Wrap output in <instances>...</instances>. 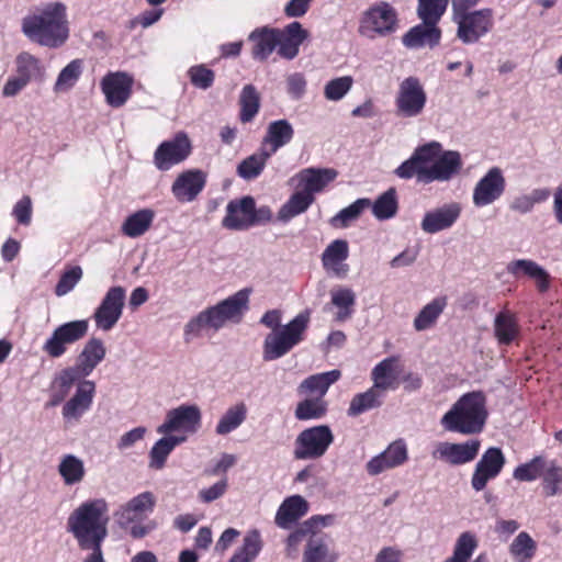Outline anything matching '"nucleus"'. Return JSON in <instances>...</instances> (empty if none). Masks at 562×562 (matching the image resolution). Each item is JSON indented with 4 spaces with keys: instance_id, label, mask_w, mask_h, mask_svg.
Here are the masks:
<instances>
[{
    "instance_id": "1",
    "label": "nucleus",
    "mask_w": 562,
    "mask_h": 562,
    "mask_svg": "<svg viewBox=\"0 0 562 562\" xmlns=\"http://www.w3.org/2000/svg\"><path fill=\"white\" fill-rule=\"evenodd\" d=\"M462 166L459 151H442L440 143L430 142L418 146L413 155L394 170V173L400 179L416 178L418 183L428 184L451 180L460 172Z\"/></svg>"
},
{
    "instance_id": "2",
    "label": "nucleus",
    "mask_w": 562,
    "mask_h": 562,
    "mask_svg": "<svg viewBox=\"0 0 562 562\" xmlns=\"http://www.w3.org/2000/svg\"><path fill=\"white\" fill-rule=\"evenodd\" d=\"M108 510L106 501L95 498L79 505L67 519V530L72 533L78 547L89 551L83 562H105L102 543L108 536Z\"/></svg>"
},
{
    "instance_id": "3",
    "label": "nucleus",
    "mask_w": 562,
    "mask_h": 562,
    "mask_svg": "<svg viewBox=\"0 0 562 562\" xmlns=\"http://www.w3.org/2000/svg\"><path fill=\"white\" fill-rule=\"evenodd\" d=\"M22 32L32 42L57 48L69 36L67 9L61 2H50L22 20Z\"/></svg>"
},
{
    "instance_id": "4",
    "label": "nucleus",
    "mask_w": 562,
    "mask_h": 562,
    "mask_svg": "<svg viewBox=\"0 0 562 562\" xmlns=\"http://www.w3.org/2000/svg\"><path fill=\"white\" fill-rule=\"evenodd\" d=\"M488 416L486 396L481 391L463 394L441 417L445 430L462 435L480 434Z\"/></svg>"
},
{
    "instance_id": "5",
    "label": "nucleus",
    "mask_w": 562,
    "mask_h": 562,
    "mask_svg": "<svg viewBox=\"0 0 562 562\" xmlns=\"http://www.w3.org/2000/svg\"><path fill=\"white\" fill-rule=\"evenodd\" d=\"M417 16L420 24L413 26L402 38L407 48L437 46L441 40V30L438 23L447 11L449 0H417Z\"/></svg>"
},
{
    "instance_id": "6",
    "label": "nucleus",
    "mask_w": 562,
    "mask_h": 562,
    "mask_svg": "<svg viewBox=\"0 0 562 562\" xmlns=\"http://www.w3.org/2000/svg\"><path fill=\"white\" fill-rule=\"evenodd\" d=\"M246 308V290H239L234 295L209 307L193 317L184 327L186 336L195 337L204 329L218 330L228 322L241 319Z\"/></svg>"
},
{
    "instance_id": "7",
    "label": "nucleus",
    "mask_w": 562,
    "mask_h": 562,
    "mask_svg": "<svg viewBox=\"0 0 562 562\" xmlns=\"http://www.w3.org/2000/svg\"><path fill=\"white\" fill-rule=\"evenodd\" d=\"M310 323V314H297L286 325L274 329L267 335L263 342V359L276 360L290 352L304 337Z\"/></svg>"
},
{
    "instance_id": "8",
    "label": "nucleus",
    "mask_w": 562,
    "mask_h": 562,
    "mask_svg": "<svg viewBox=\"0 0 562 562\" xmlns=\"http://www.w3.org/2000/svg\"><path fill=\"white\" fill-rule=\"evenodd\" d=\"M398 29L396 9L386 1H378L363 11L359 22L360 35L374 40L387 37Z\"/></svg>"
},
{
    "instance_id": "9",
    "label": "nucleus",
    "mask_w": 562,
    "mask_h": 562,
    "mask_svg": "<svg viewBox=\"0 0 562 562\" xmlns=\"http://www.w3.org/2000/svg\"><path fill=\"white\" fill-rule=\"evenodd\" d=\"M202 412L196 404H181L166 413L164 422L156 428L157 434L188 438L199 431Z\"/></svg>"
},
{
    "instance_id": "10",
    "label": "nucleus",
    "mask_w": 562,
    "mask_h": 562,
    "mask_svg": "<svg viewBox=\"0 0 562 562\" xmlns=\"http://www.w3.org/2000/svg\"><path fill=\"white\" fill-rule=\"evenodd\" d=\"M335 436L328 425H317L302 430L294 440L295 460H317L324 457L333 445Z\"/></svg>"
},
{
    "instance_id": "11",
    "label": "nucleus",
    "mask_w": 562,
    "mask_h": 562,
    "mask_svg": "<svg viewBox=\"0 0 562 562\" xmlns=\"http://www.w3.org/2000/svg\"><path fill=\"white\" fill-rule=\"evenodd\" d=\"M457 24L456 36L463 44L470 45L486 36L494 26V12L491 8H482L451 16Z\"/></svg>"
},
{
    "instance_id": "12",
    "label": "nucleus",
    "mask_w": 562,
    "mask_h": 562,
    "mask_svg": "<svg viewBox=\"0 0 562 562\" xmlns=\"http://www.w3.org/2000/svg\"><path fill=\"white\" fill-rule=\"evenodd\" d=\"M125 300L126 290L123 286L114 285L108 289L92 314L98 330L106 333L116 326L123 315Z\"/></svg>"
},
{
    "instance_id": "13",
    "label": "nucleus",
    "mask_w": 562,
    "mask_h": 562,
    "mask_svg": "<svg viewBox=\"0 0 562 562\" xmlns=\"http://www.w3.org/2000/svg\"><path fill=\"white\" fill-rule=\"evenodd\" d=\"M89 329L87 319H77L57 326L44 342L42 350L52 358H60L67 346L82 339Z\"/></svg>"
},
{
    "instance_id": "14",
    "label": "nucleus",
    "mask_w": 562,
    "mask_h": 562,
    "mask_svg": "<svg viewBox=\"0 0 562 562\" xmlns=\"http://www.w3.org/2000/svg\"><path fill=\"white\" fill-rule=\"evenodd\" d=\"M426 102V91L416 77H408L400 83L395 104L401 116H418L423 113Z\"/></svg>"
},
{
    "instance_id": "15",
    "label": "nucleus",
    "mask_w": 562,
    "mask_h": 562,
    "mask_svg": "<svg viewBox=\"0 0 562 562\" xmlns=\"http://www.w3.org/2000/svg\"><path fill=\"white\" fill-rule=\"evenodd\" d=\"M75 385V393L65 402L61 409V416L68 423H78L91 409L97 391L92 380L81 379Z\"/></svg>"
},
{
    "instance_id": "16",
    "label": "nucleus",
    "mask_w": 562,
    "mask_h": 562,
    "mask_svg": "<svg viewBox=\"0 0 562 562\" xmlns=\"http://www.w3.org/2000/svg\"><path fill=\"white\" fill-rule=\"evenodd\" d=\"M506 179L499 167H492L476 182L472 193V201L476 207L493 204L504 194Z\"/></svg>"
},
{
    "instance_id": "17",
    "label": "nucleus",
    "mask_w": 562,
    "mask_h": 562,
    "mask_svg": "<svg viewBox=\"0 0 562 562\" xmlns=\"http://www.w3.org/2000/svg\"><path fill=\"white\" fill-rule=\"evenodd\" d=\"M191 153V142L188 135L179 132L170 140L162 142L154 154V164L161 171L182 162Z\"/></svg>"
},
{
    "instance_id": "18",
    "label": "nucleus",
    "mask_w": 562,
    "mask_h": 562,
    "mask_svg": "<svg viewBox=\"0 0 562 562\" xmlns=\"http://www.w3.org/2000/svg\"><path fill=\"white\" fill-rule=\"evenodd\" d=\"M506 463L505 454L501 448H488L476 462L471 477V486L474 491H483L491 480L496 479Z\"/></svg>"
},
{
    "instance_id": "19",
    "label": "nucleus",
    "mask_w": 562,
    "mask_h": 562,
    "mask_svg": "<svg viewBox=\"0 0 562 562\" xmlns=\"http://www.w3.org/2000/svg\"><path fill=\"white\" fill-rule=\"evenodd\" d=\"M105 355L106 348L102 339L91 337L83 345L81 352L78 355L76 364L67 367L64 370L76 380L86 379L104 360Z\"/></svg>"
},
{
    "instance_id": "20",
    "label": "nucleus",
    "mask_w": 562,
    "mask_h": 562,
    "mask_svg": "<svg viewBox=\"0 0 562 562\" xmlns=\"http://www.w3.org/2000/svg\"><path fill=\"white\" fill-rule=\"evenodd\" d=\"M155 504V495L151 492H143L121 505L114 513V519L120 527L127 528L133 522H140L150 515Z\"/></svg>"
},
{
    "instance_id": "21",
    "label": "nucleus",
    "mask_w": 562,
    "mask_h": 562,
    "mask_svg": "<svg viewBox=\"0 0 562 562\" xmlns=\"http://www.w3.org/2000/svg\"><path fill=\"white\" fill-rule=\"evenodd\" d=\"M134 78L125 71L106 74L100 87L106 103L112 108L123 106L132 95Z\"/></svg>"
},
{
    "instance_id": "22",
    "label": "nucleus",
    "mask_w": 562,
    "mask_h": 562,
    "mask_svg": "<svg viewBox=\"0 0 562 562\" xmlns=\"http://www.w3.org/2000/svg\"><path fill=\"white\" fill-rule=\"evenodd\" d=\"M480 447L481 442L477 439H470L461 443L441 441L436 443L431 456L434 459L445 461L451 465H460L473 461Z\"/></svg>"
},
{
    "instance_id": "23",
    "label": "nucleus",
    "mask_w": 562,
    "mask_h": 562,
    "mask_svg": "<svg viewBox=\"0 0 562 562\" xmlns=\"http://www.w3.org/2000/svg\"><path fill=\"white\" fill-rule=\"evenodd\" d=\"M408 459V449L404 439H396L385 450L372 457L366 464L369 475L376 476L387 470L403 465Z\"/></svg>"
},
{
    "instance_id": "24",
    "label": "nucleus",
    "mask_w": 562,
    "mask_h": 562,
    "mask_svg": "<svg viewBox=\"0 0 562 562\" xmlns=\"http://www.w3.org/2000/svg\"><path fill=\"white\" fill-rule=\"evenodd\" d=\"M461 214L459 203L452 202L427 211L420 222V228L426 234H437L451 228Z\"/></svg>"
},
{
    "instance_id": "25",
    "label": "nucleus",
    "mask_w": 562,
    "mask_h": 562,
    "mask_svg": "<svg viewBox=\"0 0 562 562\" xmlns=\"http://www.w3.org/2000/svg\"><path fill=\"white\" fill-rule=\"evenodd\" d=\"M206 183V175L198 169L187 170L180 173L171 187V192L177 201L188 203L195 200Z\"/></svg>"
},
{
    "instance_id": "26",
    "label": "nucleus",
    "mask_w": 562,
    "mask_h": 562,
    "mask_svg": "<svg viewBox=\"0 0 562 562\" xmlns=\"http://www.w3.org/2000/svg\"><path fill=\"white\" fill-rule=\"evenodd\" d=\"M333 515H315L297 526L291 532L286 541V551L290 557H295L299 551V546L303 540L308 542V538L315 537L323 527H327L334 522Z\"/></svg>"
},
{
    "instance_id": "27",
    "label": "nucleus",
    "mask_w": 562,
    "mask_h": 562,
    "mask_svg": "<svg viewBox=\"0 0 562 562\" xmlns=\"http://www.w3.org/2000/svg\"><path fill=\"white\" fill-rule=\"evenodd\" d=\"M348 257V241L345 239H335L322 254L323 268L337 278H346L349 272V266L346 263Z\"/></svg>"
},
{
    "instance_id": "28",
    "label": "nucleus",
    "mask_w": 562,
    "mask_h": 562,
    "mask_svg": "<svg viewBox=\"0 0 562 562\" xmlns=\"http://www.w3.org/2000/svg\"><path fill=\"white\" fill-rule=\"evenodd\" d=\"M307 36L308 32L296 21L288 24L282 31L277 30L278 54L285 59L295 58Z\"/></svg>"
},
{
    "instance_id": "29",
    "label": "nucleus",
    "mask_w": 562,
    "mask_h": 562,
    "mask_svg": "<svg viewBox=\"0 0 562 562\" xmlns=\"http://www.w3.org/2000/svg\"><path fill=\"white\" fill-rule=\"evenodd\" d=\"M299 186L307 194L313 195L322 192L330 182L338 177L334 168H305L297 173Z\"/></svg>"
},
{
    "instance_id": "30",
    "label": "nucleus",
    "mask_w": 562,
    "mask_h": 562,
    "mask_svg": "<svg viewBox=\"0 0 562 562\" xmlns=\"http://www.w3.org/2000/svg\"><path fill=\"white\" fill-rule=\"evenodd\" d=\"M57 473L65 486L81 484L87 476L85 460L75 453H64L57 463Z\"/></svg>"
},
{
    "instance_id": "31",
    "label": "nucleus",
    "mask_w": 562,
    "mask_h": 562,
    "mask_svg": "<svg viewBox=\"0 0 562 562\" xmlns=\"http://www.w3.org/2000/svg\"><path fill=\"white\" fill-rule=\"evenodd\" d=\"M371 379L373 386L383 394L386 391H394L398 386V359L389 357L380 361L372 369Z\"/></svg>"
},
{
    "instance_id": "32",
    "label": "nucleus",
    "mask_w": 562,
    "mask_h": 562,
    "mask_svg": "<svg viewBox=\"0 0 562 562\" xmlns=\"http://www.w3.org/2000/svg\"><path fill=\"white\" fill-rule=\"evenodd\" d=\"M507 272L515 278L527 276L532 279L540 292H546L550 285L549 273L536 261L530 259H517L507 265Z\"/></svg>"
},
{
    "instance_id": "33",
    "label": "nucleus",
    "mask_w": 562,
    "mask_h": 562,
    "mask_svg": "<svg viewBox=\"0 0 562 562\" xmlns=\"http://www.w3.org/2000/svg\"><path fill=\"white\" fill-rule=\"evenodd\" d=\"M308 512V503L301 495L285 498L276 514V524L283 529L290 528Z\"/></svg>"
},
{
    "instance_id": "34",
    "label": "nucleus",
    "mask_w": 562,
    "mask_h": 562,
    "mask_svg": "<svg viewBox=\"0 0 562 562\" xmlns=\"http://www.w3.org/2000/svg\"><path fill=\"white\" fill-rule=\"evenodd\" d=\"M340 376L341 372L337 369L312 374L300 383L297 391L300 394L316 395V397L323 398L328 389L336 383Z\"/></svg>"
},
{
    "instance_id": "35",
    "label": "nucleus",
    "mask_w": 562,
    "mask_h": 562,
    "mask_svg": "<svg viewBox=\"0 0 562 562\" xmlns=\"http://www.w3.org/2000/svg\"><path fill=\"white\" fill-rule=\"evenodd\" d=\"M293 135V126L288 120L273 121L268 125L262 146L274 154L279 148L289 144Z\"/></svg>"
},
{
    "instance_id": "36",
    "label": "nucleus",
    "mask_w": 562,
    "mask_h": 562,
    "mask_svg": "<svg viewBox=\"0 0 562 562\" xmlns=\"http://www.w3.org/2000/svg\"><path fill=\"white\" fill-rule=\"evenodd\" d=\"M155 212L151 209H142L128 215L121 225V232L130 238L144 235L151 226Z\"/></svg>"
},
{
    "instance_id": "37",
    "label": "nucleus",
    "mask_w": 562,
    "mask_h": 562,
    "mask_svg": "<svg viewBox=\"0 0 562 562\" xmlns=\"http://www.w3.org/2000/svg\"><path fill=\"white\" fill-rule=\"evenodd\" d=\"M254 43L251 54L255 59L266 60L278 45L277 30L263 27L255 30L248 36Z\"/></svg>"
},
{
    "instance_id": "38",
    "label": "nucleus",
    "mask_w": 562,
    "mask_h": 562,
    "mask_svg": "<svg viewBox=\"0 0 562 562\" xmlns=\"http://www.w3.org/2000/svg\"><path fill=\"white\" fill-rule=\"evenodd\" d=\"M540 479L547 497L562 495V465L558 460L547 458Z\"/></svg>"
},
{
    "instance_id": "39",
    "label": "nucleus",
    "mask_w": 562,
    "mask_h": 562,
    "mask_svg": "<svg viewBox=\"0 0 562 562\" xmlns=\"http://www.w3.org/2000/svg\"><path fill=\"white\" fill-rule=\"evenodd\" d=\"M184 442V438L181 436L175 437L171 435H162L158 439L149 451V467L153 469H162L173 449Z\"/></svg>"
},
{
    "instance_id": "40",
    "label": "nucleus",
    "mask_w": 562,
    "mask_h": 562,
    "mask_svg": "<svg viewBox=\"0 0 562 562\" xmlns=\"http://www.w3.org/2000/svg\"><path fill=\"white\" fill-rule=\"evenodd\" d=\"M384 394L373 385L363 393L356 394L348 407V416L356 417L362 413L378 408L383 404Z\"/></svg>"
},
{
    "instance_id": "41",
    "label": "nucleus",
    "mask_w": 562,
    "mask_h": 562,
    "mask_svg": "<svg viewBox=\"0 0 562 562\" xmlns=\"http://www.w3.org/2000/svg\"><path fill=\"white\" fill-rule=\"evenodd\" d=\"M447 306V297L439 296L427 303L414 319V328L423 331L431 328Z\"/></svg>"
},
{
    "instance_id": "42",
    "label": "nucleus",
    "mask_w": 562,
    "mask_h": 562,
    "mask_svg": "<svg viewBox=\"0 0 562 562\" xmlns=\"http://www.w3.org/2000/svg\"><path fill=\"white\" fill-rule=\"evenodd\" d=\"M537 542L526 531H520L508 547L514 562H531L537 553Z\"/></svg>"
},
{
    "instance_id": "43",
    "label": "nucleus",
    "mask_w": 562,
    "mask_h": 562,
    "mask_svg": "<svg viewBox=\"0 0 562 562\" xmlns=\"http://www.w3.org/2000/svg\"><path fill=\"white\" fill-rule=\"evenodd\" d=\"M331 304L337 307L335 319L337 322H345L353 314V306L356 304V293L346 286H338L330 291Z\"/></svg>"
},
{
    "instance_id": "44",
    "label": "nucleus",
    "mask_w": 562,
    "mask_h": 562,
    "mask_svg": "<svg viewBox=\"0 0 562 562\" xmlns=\"http://www.w3.org/2000/svg\"><path fill=\"white\" fill-rule=\"evenodd\" d=\"M551 195V191L548 188H536L529 193H524L515 196L509 204V209L513 212L519 214H528L532 212L536 204L546 202Z\"/></svg>"
},
{
    "instance_id": "45",
    "label": "nucleus",
    "mask_w": 562,
    "mask_h": 562,
    "mask_svg": "<svg viewBox=\"0 0 562 562\" xmlns=\"http://www.w3.org/2000/svg\"><path fill=\"white\" fill-rule=\"evenodd\" d=\"M373 216L379 221H386L394 217L398 211L397 193L394 188L387 189L380 194L376 200L369 206Z\"/></svg>"
},
{
    "instance_id": "46",
    "label": "nucleus",
    "mask_w": 562,
    "mask_h": 562,
    "mask_svg": "<svg viewBox=\"0 0 562 562\" xmlns=\"http://www.w3.org/2000/svg\"><path fill=\"white\" fill-rule=\"evenodd\" d=\"M314 200L315 198L307 194L304 190L293 193L280 209L279 218L281 221H289L304 213L314 203Z\"/></svg>"
},
{
    "instance_id": "47",
    "label": "nucleus",
    "mask_w": 562,
    "mask_h": 562,
    "mask_svg": "<svg viewBox=\"0 0 562 562\" xmlns=\"http://www.w3.org/2000/svg\"><path fill=\"white\" fill-rule=\"evenodd\" d=\"M477 547V537L471 531H464L457 538L452 555L443 562H469Z\"/></svg>"
},
{
    "instance_id": "48",
    "label": "nucleus",
    "mask_w": 562,
    "mask_h": 562,
    "mask_svg": "<svg viewBox=\"0 0 562 562\" xmlns=\"http://www.w3.org/2000/svg\"><path fill=\"white\" fill-rule=\"evenodd\" d=\"M83 70V63L81 59H74L66 65L57 76L54 85L56 93L68 92L78 82Z\"/></svg>"
},
{
    "instance_id": "49",
    "label": "nucleus",
    "mask_w": 562,
    "mask_h": 562,
    "mask_svg": "<svg viewBox=\"0 0 562 562\" xmlns=\"http://www.w3.org/2000/svg\"><path fill=\"white\" fill-rule=\"evenodd\" d=\"M371 205V200L368 198H361L356 200L353 203L340 210L335 216L330 218V224L335 227L345 228L349 224L356 221L361 213Z\"/></svg>"
},
{
    "instance_id": "50",
    "label": "nucleus",
    "mask_w": 562,
    "mask_h": 562,
    "mask_svg": "<svg viewBox=\"0 0 562 562\" xmlns=\"http://www.w3.org/2000/svg\"><path fill=\"white\" fill-rule=\"evenodd\" d=\"M327 402L324 398H305L296 405L294 416L299 420L319 419L326 415Z\"/></svg>"
},
{
    "instance_id": "51",
    "label": "nucleus",
    "mask_w": 562,
    "mask_h": 562,
    "mask_svg": "<svg viewBox=\"0 0 562 562\" xmlns=\"http://www.w3.org/2000/svg\"><path fill=\"white\" fill-rule=\"evenodd\" d=\"M494 333L499 344H510L518 333L514 317L507 312L498 313L494 319Z\"/></svg>"
},
{
    "instance_id": "52",
    "label": "nucleus",
    "mask_w": 562,
    "mask_h": 562,
    "mask_svg": "<svg viewBox=\"0 0 562 562\" xmlns=\"http://www.w3.org/2000/svg\"><path fill=\"white\" fill-rule=\"evenodd\" d=\"M245 419V406L243 403L229 407L220 418L215 431L224 436L238 428Z\"/></svg>"
},
{
    "instance_id": "53",
    "label": "nucleus",
    "mask_w": 562,
    "mask_h": 562,
    "mask_svg": "<svg viewBox=\"0 0 562 562\" xmlns=\"http://www.w3.org/2000/svg\"><path fill=\"white\" fill-rule=\"evenodd\" d=\"M335 557L329 555L328 547L323 537L308 538L302 562H335Z\"/></svg>"
},
{
    "instance_id": "54",
    "label": "nucleus",
    "mask_w": 562,
    "mask_h": 562,
    "mask_svg": "<svg viewBox=\"0 0 562 562\" xmlns=\"http://www.w3.org/2000/svg\"><path fill=\"white\" fill-rule=\"evenodd\" d=\"M78 380L70 376V374L65 371L64 369L60 370L54 378L52 382V394H50V406H57L60 404L66 396L68 395L71 386L75 385V383Z\"/></svg>"
},
{
    "instance_id": "55",
    "label": "nucleus",
    "mask_w": 562,
    "mask_h": 562,
    "mask_svg": "<svg viewBox=\"0 0 562 562\" xmlns=\"http://www.w3.org/2000/svg\"><path fill=\"white\" fill-rule=\"evenodd\" d=\"M246 223V196L231 201L226 207L223 226L228 229H241Z\"/></svg>"
},
{
    "instance_id": "56",
    "label": "nucleus",
    "mask_w": 562,
    "mask_h": 562,
    "mask_svg": "<svg viewBox=\"0 0 562 562\" xmlns=\"http://www.w3.org/2000/svg\"><path fill=\"white\" fill-rule=\"evenodd\" d=\"M547 458L536 456L530 461L519 464L513 473L515 480L519 482H532L541 476L543 464Z\"/></svg>"
},
{
    "instance_id": "57",
    "label": "nucleus",
    "mask_w": 562,
    "mask_h": 562,
    "mask_svg": "<svg viewBox=\"0 0 562 562\" xmlns=\"http://www.w3.org/2000/svg\"><path fill=\"white\" fill-rule=\"evenodd\" d=\"M82 276L83 271L80 266H70L66 268L55 286V294L58 297H61L70 293L82 279Z\"/></svg>"
},
{
    "instance_id": "58",
    "label": "nucleus",
    "mask_w": 562,
    "mask_h": 562,
    "mask_svg": "<svg viewBox=\"0 0 562 562\" xmlns=\"http://www.w3.org/2000/svg\"><path fill=\"white\" fill-rule=\"evenodd\" d=\"M351 76H342L329 80L324 87V97L328 101H340L352 88Z\"/></svg>"
},
{
    "instance_id": "59",
    "label": "nucleus",
    "mask_w": 562,
    "mask_h": 562,
    "mask_svg": "<svg viewBox=\"0 0 562 562\" xmlns=\"http://www.w3.org/2000/svg\"><path fill=\"white\" fill-rule=\"evenodd\" d=\"M16 72L30 82L42 74V66L36 57L29 53H22L16 58Z\"/></svg>"
},
{
    "instance_id": "60",
    "label": "nucleus",
    "mask_w": 562,
    "mask_h": 562,
    "mask_svg": "<svg viewBox=\"0 0 562 562\" xmlns=\"http://www.w3.org/2000/svg\"><path fill=\"white\" fill-rule=\"evenodd\" d=\"M188 75L191 83L194 87L203 90L209 89L213 85L215 78L214 71L207 68L205 65H196L190 67Z\"/></svg>"
},
{
    "instance_id": "61",
    "label": "nucleus",
    "mask_w": 562,
    "mask_h": 562,
    "mask_svg": "<svg viewBox=\"0 0 562 562\" xmlns=\"http://www.w3.org/2000/svg\"><path fill=\"white\" fill-rule=\"evenodd\" d=\"M273 154L268 150V148L263 147L261 145L260 149L252 154L251 156H248V180L257 178L261 171L263 170L267 160L272 156Z\"/></svg>"
},
{
    "instance_id": "62",
    "label": "nucleus",
    "mask_w": 562,
    "mask_h": 562,
    "mask_svg": "<svg viewBox=\"0 0 562 562\" xmlns=\"http://www.w3.org/2000/svg\"><path fill=\"white\" fill-rule=\"evenodd\" d=\"M32 200L30 196H22L13 206L12 215L21 225L27 226L32 221Z\"/></svg>"
},
{
    "instance_id": "63",
    "label": "nucleus",
    "mask_w": 562,
    "mask_h": 562,
    "mask_svg": "<svg viewBox=\"0 0 562 562\" xmlns=\"http://www.w3.org/2000/svg\"><path fill=\"white\" fill-rule=\"evenodd\" d=\"M306 79L300 72L286 77V91L293 100H300L306 91Z\"/></svg>"
},
{
    "instance_id": "64",
    "label": "nucleus",
    "mask_w": 562,
    "mask_h": 562,
    "mask_svg": "<svg viewBox=\"0 0 562 562\" xmlns=\"http://www.w3.org/2000/svg\"><path fill=\"white\" fill-rule=\"evenodd\" d=\"M147 432L146 427L139 426L123 434L117 441L119 450H126L132 448L136 442L140 441Z\"/></svg>"
}]
</instances>
